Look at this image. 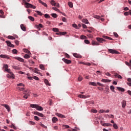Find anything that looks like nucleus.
I'll use <instances>...</instances> for the list:
<instances>
[{"instance_id": "49", "label": "nucleus", "mask_w": 131, "mask_h": 131, "mask_svg": "<svg viewBox=\"0 0 131 131\" xmlns=\"http://www.w3.org/2000/svg\"><path fill=\"white\" fill-rule=\"evenodd\" d=\"M52 9L54 10V11H56V12H60V10L56 7H52Z\"/></svg>"}, {"instance_id": "8", "label": "nucleus", "mask_w": 131, "mask_h": 131, "mask_svg": "<svg viewBox=\"0 0 131 131\" xmlns=\"http://www.w3.org/2000/svg\"><path fill=\"white\" fill-rule=\"evenodd\" d=\"M6 42L8 46V47H10V48H15V46L12 44L10 41H6Z\"/></svg>"}, {"instance_id": "3", "label": "nucleus", "mask_w": 131, "mask_h": 131, "mask_svg": "<svg viewBox=\"0 0 131 131\" xmlns=\"http://www.w3.org/2000/svg\"><path fill=\"white\" fill-rule=\"evenodd\" d=\"M89 84L90 85H93V86H97V84L99 85V86H104V84L100 83V82H97V84L95 82H89Z\"/></svg>"}, {"instance_id": "19", "label": "nucleus", "mask_w": 131, "mask_h": 131, "mask_svg": "<svg viewBox=\"0 0 131 131\" xmlns=\"http://www.w3.org/2000/svg\"><path fill=\"white\" fill-rule=\"evenodd\" d=\"M125 106H126V101L123 100L122 102V108H125Z\"/></svg>"}, {"instance_id": "50", "label": "nucleus", "mask_w": 131, "mask_h": 131, "mask_svg": "<svg viewBox=\"0 0 131 131\" xmlns=\"http://www.w3.org/2000/svg\"><path fill=\"white\" fill-rule=\"evenodd\" d=\"M91 112H93V113H97L98 111H97V110L92 109L91 110Z\"/></svg>"}, {"instance_id": "31", "label": "nucleus", "mask_w": 131, "mask_h": 131, "mask_svg": "<svg viewBox=\"0 0 131 131\" xmlns=\"http://www.w3.org/2000/svg\"><path fill=\"white\" fill-rule=\"evenodd\" d=\"M32 71H33V72H34V73H37V74H38V70L36 68H35V69H33Z\"/></svg>"}, {"instance_id": "27", "label": "nucleus", "mask_w": 131, "mask_h": 131, "mask_svg": "<svg viewBox=\"0 0 131 131\" xmlns=\"http://www.w3.org/2000/svg\"><path fill=\"white\" fill-rule=\"evenodd\" d=\"M52 6H54V7H56V2L54 0H52L50 2Z\"/></svg>"}, {"instance_id": "56", "label": "nucleus", "mask_w": 131, "mask_h": 131, "mask_svg": "<svg viewBox=\"0 0 131 131\" xmlns=\"http://www.w3.org/2000/svg\"><path fill=\"white\" fill-rule=\"evenodd\" d=\"M36 12L37 14H38V15H39V16L42 15V13H41V12H40V11H36Z\"/></svg>"}, {"instance_id": "59", "label": "nucleus", "mask_w": 131, "mask_h": 131, "mask_svg": "<svg viewBox=\"0 0 131 131\" xmlns=\"http://www.w3.org/2000/svg\"><path fill=\"white\" fill-rule=\"evenodd\" d=\"M29 124H31L32 125H34V124H35V122H34L33 121H30Z\"/></svg>"}, {"instance_id": "28", "label": "nucleus", "mask_w": 131, "mask_h": 131, "mask_svg": "<svg viewBox=\"0 0 131 131\" xmlns=\"http://www.w3.org/2000/svg\"><path fill=\"white\" fill-rule=\"evenodd\" d=\"M12 68H13V69H15L16 70H20V69H21V68H20V67L18 66H13Z\"/></svg>"}, {"instance_id": "7", "label": "nucleus", "mask_w": 131, "mask_h": 131, "mask_svg": "<svg viewBox=\"0 0 131 131\" xmlns=\"http://www.w3.org/2000/svg\"><path fill=\"white\" fill-rule=\"evenodd\" d=\"M94 18H95V19H98V20H101V21H102V22H104V21H105L104 18H101V16L99 15H94Z\"/></svg>"}, {"instance_id": "41", "label": "nucleus", "mask_w": 131, "mask_h": 131, "mask_svg": "<svg viewBox=\"0 0 131 131\" xmlns=\"http://www.w3.org/2000/svg\"><path fill=\"white\" fill-rule=\"evenodd\" d=\"M24 58H25V59H29V58H30V56L28 54H26L24 55Z\"/></svg>"}, {"instance_id": "34", "label": "nucleus", "mask_w": 131, "mask_h": 131, "mask_svg": "<svg viewBox=\"0 0 131 131\" xmlns=\"http://www.w3.org/2000/svg\"><path fill=\"white\" fill-rule=\"evenodd\" d=\"M117 89L118 90V91H120L121 92H124L125 91L124 89L120 87H117Z\"/></svg>"}, {"instance_id": "47", "label": "nucleus", "mask_w": 131, "mask_h": 131, "mask_svg": "<svg viewBox=\"0 0 131 131\" xmlns=\"http://www.w3.org/2000/svg\"><path fill=\"white\" fill-rule=\"evenodd\" d=\"M17 86H25V85H24V84L22 83H20L17 84Z\"/></svg>"}, {"instance_id": "35", "label": "nucleus", "mask_w": 131, "mask_h": 131, "mask_svg": "<svg viewBox=\"0 0 131 131\" xmlns=\"http://www.w3.org/2000/svg\"><path fill=\"white\" fill-rule=\"evenodd\" d=\"M82 23H85V24H89V20L86 19H84L82 20Z\"/></svg>"}, {"instance_id": "45", "label": "nucleus", "mask_w": 131, "mask_h": 131, "mask_svg": "<svg viewBox=\"0 0 131 131\" xmlns=\"http://www.w3.org/2000/svg\"><path fill=\"white\" fill-rule=\"evenodd\" d=\"M80 38H81V39H86V38H88V37H86V36H85L84 35H81Z\"/></svg>"}, {"instance_id": "18", "label": "nucleus", "mask_w": 131, "mask_h": 131, "mask_svg": "<svg viewBox=\"0 0 131 131\" xmlns=\"http://www.w3.org/2000/svg\"><path fill=\"white\" fill-rule=\"evenodd\" d=\"M74 57H75V58H78L79 59H81V55L78 54L77 53H74L73 54Z\"/></svg>"}, {"instance_id": "55", "label": "nucleus", "mask_w": 131, "mask_h": 131, "mask_svg": "<svg viewBox=\"0 0 131 131\" xmlns=\"http://www.w3.org/2000/svg\"><path fill=\"white\" fill-rule=\"evenodd\" d=\"M45 17L48 19H49V18H51V17L50 16V15H49L48 14H45Z\"/></svg>"}, {"instance_id": "39", "label": "nucleus", "mask_w": 131, "mask_h": 131, "mask_svg": "<svg viewBox=\"0 0 131 131\" xmlns=\"http://www.w3.org/2000/svg\"><path fill=\"white\" fill-rule=\"evenodd\" d=\"M113 127L115 128V129H118V126H117V124L116 123L113 124Z\"/></svg>"}, {"instance_id": "16", "label": "nucleus", "mask_w": 131, "mask_h": 131, "mask_svg": "<svg viewBox=\"0 0 131 131\" xmlns=\"http://www.w3.org/2000/svg\"><path fill=\"white\" fill-rule=\"evenodd\" d=\"M92 46H100V43L99 42L96 41L95 40H93L92 41Z\"/></svg>"}, {"instance_id": "63", "label": "nucleus", "mask_w": 131, "mask_h": 131, "mask_svg": "<svg viewBox=\"0 0 131 131\" xmlns=\"http://www.w3.org/2000/svg\"><path fill=\"white\" fill-rule=\"evenodd\" d=\"M85 43H86L87 45H89L90 43V41L89 40H84Z\"/></svg>"}, {"instance_id": "33", "label": "nucleus", "mask_w": 131, "mask_h": 131, "mask_svg": "<svg viewBox=\"0 0 131 131\" xmlns=\"http://www.w3.org/2000/svg\"><path fill=\"white\" fill-rule=\"evenodd\" d=\"M12 54H14V55H16V54L18 53V51L16 49H13L12 50Z\"/></svg>"}, {"instance_id": "36", "label": "nucleus", "mask_w": 131, "mask_h": 131, "mask_svg": "<svg viewBox=\"0 0 131 131\" xmlns=\"http://www.w3.org/2000/svg\"><path fill=\"white\" fill-rule=\"evenodd\" d=\"M6 71H7V72H8V73H9L10 74H12L13 75V74H14V73H13V72H12V71H11V70L8 69H7L6 70Z\"/></svg>"}, {"instance_id": "20", "label": "nucleus", "mask_w": 131, "mask_h": 131, "mask_svg": "<svg viewBox=\"0 0 131 131\" xmlns=\"http://www.w3.org/2000/svg\"><path fill=\"white\" fill-rule=\"evenodd\" d=\"M114 76L116 78H119L120 79H122V77L118 74H115Z\"/></svg>"}, {"instance_id": "26", "label": "nucleus", "mask_w": 131, "mask_h": 131, "mask_svg": "<svg viewBox=\"0 0 131 131\" xmlns=\"http://www.w3.org/2000/svg\"><path fill=\"white\" fill-rule=\"evenodd\" d=\"M102 82H111V80L109 79H102L101 80Z\"/></svg>"}, {"instance_id": "52", "label": "nucleus", "mask_w": 131, "mask_h": 131, "mask_svg": "<svg viewBox=\"0 0 131 131\" xmlns=\"http://www.w3.org/2000/svg\"><path fill=\"white\" fill-rule=\"evenodd\" d=\"M4 68L5 69V71H6L7 69H8V68H9V66H8V64H4Z\"/></svg>"}, {"instance_id": "23", "label": "nucleus", "mask_w": 131, "mask_h": 131, "mask_svg": "<svg viewBox=\"0 0 131 131\" xmlns=\"http://www.w3.org/2000/svg\"><path fill=\"white\" fill-rule=\"evenodd\" d=\"M103 38H105V39H109L110 40H113V39L111 37H108L107 36L103 35L102 36Z\"/></svg>"}, {"instance_id": "40", "label": "nucleus", "mask_w": 131, "mask_h": 131, "mask_svg": "<svg viewBox=\"0 0 131 131\" xmlns=\"http://www.w3.org/2000/svg\"><path fill=\"white\" fill-rule=\"evenodd\" d=\"M51 15L52 17H53V18H57L58 17V16L57 15V14L56 13H52Z\"/></svg>"}, {"instance_id": "46", "label": "nucleus", "mask_w": 131, "mask_h": 131, "mask_svg": "<svg viewBox=\"0 0 131 131\" xmlns=\"http://www.w3.org/2000/svg\"><path fill=\"white\" fill-rule=\"evenodd\" d=\"M68 5H69L70 8H73V4H72V2H69Z\"/></svg>"}, {"instance_id": "60", "label": "nucleus", "mask_w": 131, "mask_h": 131, "mask_svg": "<svg viewBox=\"0 0 131 131\" xmlns=\"http://www.w3.org/2000/svg\"><path fill=\"white\" fill-rule=\"evenodd\" d=\"M14 42L15 45H16V46H19V41H18L17 40H15Z\"/></svg>"}, {"instance_id": "5", "label": "nucleus", "mask_w": 131, "mask_h": 131, "mask_svg": "<svg viewBox=\"0 0 131 131\" xmlns=\"http://www.w3.org/2000/svg\"><path fill=\"white\" fill-rule=\"evenodd\" d=\"M96 40H97L98 42H99L100 43H103V41H106V40L100 37L96 38Z\"/></svg>"}, {"instance_id": "22", "label": "nucleus", "mask_w": 131, "mask_h": 131, "mask_svg": "<svg viewBox=\"0 0 131 131\" xmlns=\"http://www.w3.org/2000/svg\"><path fill=\"white\" fill-rule=\"evenodd\" d=\"M56 115L58 116V117H60V118H65V116H64L63 115H62L61 114H59V113H56Z\"/></svg>"}, {"instance_id": "64", "label": "nucleus", "mask_w": 131, "mask_h": 131, "mask_svg": "<svg viewBox=\"0 0 131 131\" xmlns=\"http://www.w3.org/2000/svg\"><path fill=\"white\" fill-rule=\"evenodd\" d=\"M64 56L66 57V58H70V55H69V54H67V53H65L64 54Z\"/></svg>"}, {"instance_id": "54", "label": "nucleus", "mask_w": 131, "mask_h": 131, "mask_svg": "<svg viewBox=\"0 0 131 131\" xmlns=\"http://www.w3.org/2000/svg\"><path fill=\"white\" fill-rule=\"evenodd\" d=\"M73 27L76 28V29H78V27H77V25L75 24H73Z\"/></svg>"}, {"instance_id": "6", "label": "nucleus", "mask_w": 131, "mask_h": 131, "mask_svg": "<svg viewBox=\"0 0 131 131\" xmlns=\"http://www.w3.org/2000/svg\"><path fill=\"white\" fill-rule=\"evenodd\" d=\"M28 91L27 90H25V93H24V95H25L23 96V98L24 99H28V97H29V94L28 93Z\"/></svg>"}, {"instance_id": "53", "label": "nucleus", "mask_w": 131, "mask_h": 131, "mask_svg": "<svg viewBox=\"0 0 131 131\" xmlns=\"http://www.w3.org/2000/svg\"><path fill=\"white\" fill-rule=\"evenodd\" d=\"M82 79H83V78H82V77L79 76V77L78 78V80L79 81H81V80H82Z\"/></svg>"}, {"instance_id": "44", "label": "nucleus", "mask_w": 131, "mask_h": 131, "mask_svg": "<svg viewBox=\"0 0 131 131\" xmlns=\"http://www.w3.org/2000/svg\"><path fill=\"white\" fill-rule=\"evenodd\" d=\"M110 89H111V90L112 91V92H113L114 93H115V91H114V89H115V87H114V86L111 85V86H110Z\"/></svg>"}, {"instance_id": "61", "label": "nucleus", "mask_w": 131, "mask_h": 131, "mask_svg": "<svg viewBox=\"0 0 131 131\" xmlns=\"http://www.w3.org/2000/svg\"><path fill=\"white\" fill-rule=\"evenodd\" d=\"M63 127H64V128H69L70 127H69V125H63Z\"/></svg>"}, {"instance_id": "24", "label": "nucleus", "mask_w": 131, "mask_h": 131, "mask_svg": "<svg viewBox=\"0 0 131 131\" xmlns=\"http://www.w3.org/2000/svg\"><path fill=\"white\" fill-rule=\"evenodd\" d=\"M20 28L23 31H26V28L25 27V26H24V25H20Z\"/></svg>"}, {"instance_id": "29", "label": "nucleus", "mask_w": 131, "mask_h": 131, "mask_svg": "<svg viewBox=\"0 0 131 131\" xmlns=\"http://www.w3.org/2000/svg\"><path fill=\"white\" fill-rule=\"evenodd\" d=\"M78 97L81 99H85V95L80 94L78 96Z\"/></svg>"}, {"instance_id": "30", "label": "nucleus", "mask_w": 131, "mask_h": 131, "mask_svg": "<svg viewBox=\"0 0 131 131\" xmlns=\"http://www.w3.org/2000/svg\"><path fill=\"white\" fill-rule=\"evenodd\" d=\"M44 82H45V83L47 85H49V86L51 85V84H50V83H49V81H48V80H47V79H45V80H44Z\"/></svg>"}, {"instance_id": "62", "label": "nucleus", "mask_w": 131, "mask_h": 131, "mask_svg": "<svg viewBox=\"0 0 131 131\" xmlns=\"http://www.w3.org/2000/svg\"><path fill=\"white\" fill-rule=\"evenodd\" d=\"M38 116H40V117H43V114L40 113H39Z\"/></svg>"}, {"instance_id": "12", "label": "nucleus", "mask_w": 131, "mask_h": 131, "mask_svg": "<svg viewBox=\"0 0 131 131\" xmlns=\"http://www.w3.org/2000/svg\"><path fill=\"white\" fill-rule=\"evenodd\" d=\"M14 59L19 61V62H24V59L20 57H14Z\"/></svg>"}, {"instance_id": "2", "label": "nucleus", "mask_w": 131, "mask_h": 131, "mask_svg": "<svg viewBox=\"0 0 131 131\" xmlns=\"http://www.w3.org/2000/svg\"><path fill=\"white\" fill-rule=\"evenodd\" d=\"M30 107H31V108H35L38 111H42L43 110V108L39 106L38 104H31Z\"/></svg>"}, {"instance_id": "15", "label": "nucleus", "mask_w": 131, "mask_h": 131, "mask_svg": "<svg viewBox=\"0 0 131 131\" xmlns=\"http://www.w3.org/2000/svg\"><path fill=\"white\" fill-rule=\"evenodd\" d=\"M1 58H6L8 60H9V59H10V57L9 56V55H3V54H1L0 55Z\"/></svg>"}, {"instance_id": "57", "label": "nucleus", "mask_w": 131, "mask_h": 131, "mask_svg": "<svg viewBox=\"0 0 131 131\" xmlns=\"http://www.w3.org/2000/svg\"><path fill=\"white\" fill-rule=\"evenodd\" d=\"M17 90H18V91H24V88H20V87H18Z\"/></svg>"}, {"instance_id": "9", "label": "nucleus", "mask_w": 131, "mask_h": 131, "mask_svg": "<svg viewBox=\"0 0 131 131\" xmlns=\"http://www.w3.org/2000/svg\"><path fill=\"white\" fill-rule=\"evenodd\" d=\"M1 105L3 106V107H5L6 109L7 110L8 112H10L11 111V108H10V106H9V105L4 104H2Z\"/></svg>"}, {"instance_id": "37", "label": "nucleus", "mask_w": 131, "mask_h": 131, "mask_svg": "<svg viewBox=\"0 0 131 131\" xmlns=\"http://www.w3.org/2000/svg\"><path fill=\"white\" fill-rule=\"evenodd\" d=\"M8 38L9 39H16V38L13 36H8Z\"/></svg>"}, {"instance_id": "48", "label": "nucleus", "mask_w": 131, "mask_h": 131, "mask_svg": "<svg viewBox=\"0 0 131 131\" xmlns=\"http://www.w3.org/2000/svg\"><path fill=\"white\" fill-rule=\"evenodd\" d=\"M39 68H40V69H41V70H45V66H43V65L40 64L39 66Z\"/></svg>"}, {"instance_id": "25", "label": "nucleus", "mask_w": 131, "mask_h": 131, "mask_svg": "<svg viewBox=\"0 0 131 131\" xmlns=\"http://www.w3.org/2000/svg\"><path fill=\"white\" fill-rule=\"evenodd\" d=\"M52 122L53 123H56V122H57V121H58V118H56V117H53L52 118Z\"/></svg>"}, {"instance_id": "58", "label": "nucleus", "mask_w": 131, "mask_h": 131, "mask_svg": "<svg viewBox=\"0 0 131 131\" xmlns=\"http://www.w3.org/2000/svg\"><path fill=\"white\" fill-rule=\"evenodd\" d=\"M33 78L34 79H35V80H39V78L38 77H36L35 76H33Z\"/></svg>"}, {"instance_id": "13", "label": "nucleus", "mask_w": 131, "mask_h": 131, "mask_svg": "<svg viewBox=\"0 0 131 131\" xmlns=\"http://www.w3.org/2000/svg\"><path fill=\"white\" fill-rule=\"evenodd\" d=\"M7 77H8V78H12L13 79H14L15 78V75L14 74H13V75L12 74H7Z\"/></svg>"}, {"instance_id": "21", "label": "nucleus", "mask_w": 131, "mask_h": 131, "mask_svg": "<svg viewBox=\"0 0 131 131\" xmlns=\"http://www.w3.org/2000/svg\"><path fill=\"white\" fill-rule=\"evenodd\" d=\"M38 2L39 3H40V4H41V5L44 6V7H46V8H48V5H47L45 3L41 1V0H38Z\"/></svg>"}, {"instance_id": "11", "label": "nucleus", "mask_w": 131, "mask_h": 131, "mask_svg": "<svg viewBox=\"0 0 131 131\" xmlns=\"http://www.w3.org/2000/svg\"><path fill=\"white\" fill-rule=\"evenodd\" d=\"M35 27L38 29V30H40V28H42L43 27V26L41 24H39V25H35Z\"/></svg>"}, {"instance_id": "4", "label": "nucleus", "mask_w": 131, "mask_h": 131, "mask_svg": "<svg viewBox=\"0 0 131 131\" xmlns=\"http://www.w3.org/2000/svg\"><path fill=\"white\" fill-rule=\"evenodd\" d=\"M108 52L110 53L111 54H116L117 55L119 54V52L111 49H108Z\"/></svg>"}, {"instance_id": "10", "label": "nucleus", "mask_w": 131, "mask_h": 131, "mask_svg": "<svg viewBox=\"0 0 131 131\" xmlns=\"http://www.w3.org/2000/svg\"><path fill=\"white\" fill-rule=\"evenodd\" d=\"M62 61H63V62H64V63H66V64H71V60H68L66 58H62Z\"/></svg>"}, {"instance_id": "42", "label": "nucleus", "mask_w": 131, "mask_h": 131, "mask_svg": "<svg viewBox=\"0 0 131 131\" xmlns=\"http://www.w3.org/2000/svg\"><path fill=\"white\" fill-rule=\"evenodd\" d=\"M28 18L29 19V20H31V21H34V17L31 16H29Z\"/></svg>"}, {"instance_id": "17", "label": "nucleus", "mask_w": 131, "mask_h": 131, "mask_svg": "<svg viewBox=\"0 0 131 131\" xmlns=\"http://www.w3.org/2000/svg\"><path fill=\"white\" fill-rule=\"evenodd\" d=\"M56 35H65V34H67V32H60L57 33H56Z\"/></svg>"}, {"instance_id": "38", "label": "nucleus", "mask_w": 131, "mask_h": 131, "mask_svg": "<svg viewBox=\"0 0 131 131\" xmlns=\"http://www.w3.org/2000/svg\"><path fill=\"white\" fill-rule=\"evenodd\" d=\"M103 126H112V124L111 123H104Z\"/></svg>"}, {"instance_id": "14", "label": "nucleus", "mask_w": 131, "mask_h": 131, "mask_svg": "<svg viewBox=\"0 0 131 131\" xmlns=\"http://www.w3.org/2000/svg\"><path fill=\"white\" fill-rule=\"evenodd\" d=\"M1 58H6L8 60H9V59H10V57L9 56V55H3V54H1L0 55Z\"/></svg>"}, {"instance_id": "1", "label": "nucleus", "mask_w": 131, "mask_h": 131, "mask_svg": "<svg viewBox=\"0 0 131 131\" xmlns=\"http://www.w3.org/2000/svg\"><path fill=\"white\" fill-rule=\"evenodd\" d=\"M23 2L25 3V5L26 6L25 7L27 9H29V8L31 9H33L34 10L36 9V7L34 6L30 3L26 2V0H23Z\"/></svg>"}, {"instance_id": "32", "label": "nucleus", "mask_w": 131, "mask_h": 131, "mask_svg": "<svg viewBox=\"0 0 131 131\" xmlns=\"http://www.w3.org/2000/svg\"><path fill=\"white\" fill-rule=\"evenodd\" d=\"M24 52L25 53H26L27 54H28L29 55L30 54H31V53H30V51H29V50H28V49H24Z\"/></svg>"}, {"instance_id": "43", "label": "nucleus", "mask_w": 131, "mask_h": 131, "mask_svg": "<svg viewBox=\"0 0 131 131\" xmlns=\"http://www.w3.org/2000/svg\"><path fill=\"white\" fill-rule=\"evenodd\" d=\"M53 31H54V32H59V29L57 28H54L53 29Z\"/></svg>"}, {"instance_id": "51", "label": "nucleus", "mask_w": 131, "mask_h": 131, "mask_svg": "<svg viewBox=\"0 0 131 131\" xmlns=\"http://www.w3.org/2000/svg\"><path fill=\"white\" fill-rule=\"evenodd\" d=\"M34 119H35V120H36V121H38V120H39V118H38V117L35 116L34 117Z\"/></svg>"}]
</instances>
